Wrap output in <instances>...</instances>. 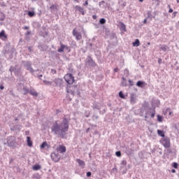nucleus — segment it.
I'll use <instances>...</instances> for the list:
<instances>
[{
    "label": "nucleus",
    "instance_id": "5",
    "mask_svg": "<svg viewBox=\"0 0 179 179\" xmlns=\"http://www.w3.org/2000/svg\"><path fill=\"white\" fill-rule=\"evenodd\" d=\"M56 150L59 153H65V152H66V147H65V145H59L57 148Z\"/></svg>",
    "mask_w": 179,
    "mask_h": 179
},
{
    "label": "nucleus",
    "instance_id": "40",
    "mask_svg": "<svg viewBox=\"0 0 179 179\" xmlns=\"http://www.w3.org/2000/svg\"><path fill=\"white\" fill-rule=\"evenodd\" d=\"M177 13H178L177 11L173 12V17H176L177 16Z\"/></svg>",
    "mask_w": 179,
    "mask_h": 179
},
{
    "label": "nucleus",
    "instance_id": "56",
    "mask_svg": "<svg viewBox=\"0 0 179 179\" xmlns=\"http://www.w3.org/2000/svg\"><path fill=\"white\" fill-rule=\"evenodd\" d=\"M148 45H150V43H148Z\"/></svg>",
    "mask_w": 179,
    "mask_h": 179
},
{
    "label": "nucleus",
    "instance_id": "34",
    "mask_svg": "<svg viewBox=\"0 0 179 179\" xmlns=\"http://www.w3.org/2000/svg\"><path fill=\"white\" fill-rule=\"evenodd\" d=\"M155 3H157V6L160 5V0H152Z\"/></svg>",
    "mask_w": 179,
    "mask_h": 179
},
{
    "label": "nucleus",
    "instance_id": "45",
    "mask_svg": "<svg viewBox=\"0 0 179 179\" xmlns=\"http://www.w3.org/2000/svg\"><path fill=\"white\" fill-rule=\"evenodd\" d=\"M169 13H173V8H169Z\"/></svg>",
    "mask_w": 179,
    "mask_h": 179
},
{
    "label": "nucleus",
    "instance_id": "23",
    "mask_svg": "<svg viewBox=\"0 0 179 179\" xmlns=\"http://www.w3.org/2000/svg\"><path fill=\"white\" fill-rule=\"evenodd\" d=\"M23 90H24V94L26 95V94H29V93H30V91H29V89H27V87H24L23 88Z\"/></svg>",
    "mask_w": 179,
    "mask_h": 179
},
{
    "label": "nucleus",
    "instance_id": "27",
    "mask_svg": "<svg viewBox=\"0 0 179 179\" xmlns=\"http://www.w3.org/2000/svg\"><path fill=\"white\" fill-rule=\"evenodd\" d=\"M119 96L120 97V99H125V95H124V94L122 93V91H120L119 92Z\"/></svg>",
    "mask_w": 179,
    "mask_h": 179
},
{
    "label": "nucleus",
    "instance_id": "53",
    "mask_svg": "<svg viewBox=\"0 0 179 179\" xmlns=\"http://www.w3.org/2000/svg\"><path fill=\"white\" fill-rule=\"evenodd\" d=\"M24 29H29V27H24Z\"/></svg>",
    "mask_w": 179,
    "mask_h": 179
},
{
    "label": "nucleus",
    "instance_id": "8",
    "mask_svg": "<svg viewBox=\"0 0 179 179\" xmlns=\"http://www.w3.org/2000/svg\"><path fill=\"white\" fill-rule=\"evenodd\" d=\"M75 8L76 10H78V12H80V14L85 15V10H83V8L80 7V6H76Z\"/></svg>",
    "mask_w": 179,
    "mask_h": 179
},
{
    "label": "nucleus",
    "instance_id": "43",
    "mask_svg": "<svg viewBox=\"0 0 179 179\" xmlns=\"http://www.w3.org/2000/svg\"><path fill=\"white\" fill-rule=\"evenodd\" d=\"M113 71L114 72H118L120 69L118 68H115Z\"/></svg>",
    "mask_w": 179,
    "mask_h": 179
},
{
    "label": "nucleus",
    "instance_id": "22",
    "mask_svg": "<svg viewBox=\"0 0 179 179\" xmlns=\"http://www.w3.org/2000/svg\"><path fill=\"white\" fill-rule=\"evenodd\" d=\"M27 71H30L31 72H34V70L31 68V64H28L27 66Z\"/></svg>",
    "mask_w": 179,
    "mask_h": 179
},
{
    "label": "nucleus",
    "instance_id": "49",
    "mask_svg": "<svg viewBox=\"0 0 179 179\" xmlns=\"http://www.w3.org/2000/svg\"><path fill=\"white\" fill-rule=\"evenodd\" d=\"M171 172L172 173H176V169H172Z\"/></svg>",
    "mask_w": 179,
    "mask_h": 179
},
{
    "label": "nucleus",
    "instance_id": "7",
    "mask_svg": "<svg viewBox=\"0 0 179 179\" xmlns=\"http://www.w3.org/2000/svg\"><path fill=\"white\" fill-rule=\"evenodd\" d=\"M0 38L3 41H6V40H8V35H6V33H5L4 30H2L0 32Z\"/></svg>",
    "mask_w": 179,
    "mask_h": 179
},
{
    "label": "nucleus",
    "instance_id": "32",
    "mask_svg": "<svg viewBox=\"0 0 179 179\" xmlns=\"http://www.w3.org/2000/svg\"><path fill=\"white\" fill-rule=\"evenodd\" d=\"M99 23H100L101 24H104V23H106V19L101 18V19L99 20Z\"/></svg>",
    "mask_w": 179,
    "mask_h": 179
},
{
    "label": "nucleus",
    "instance_id": "15",
    "mask_svg": "<svg viewBox=\"0 0 179 179\" xmlns=\"http://www.w3.org/2000/svg\"><path fill=\"white\" fill-rule=\"evenodd\" d=\"M141 45V42L139 41V39H136V41L133 43L134 47H139Z\"/></svg>",
    "mask_w": 179,
    "mask_h": 179
},
{
    "label": "nucleus",
    "instance_id": "3",
    "mask_svg": "<svg viewBox=\"0 0 179 179\" xmlns=\"http://www.w3.org/2000/svg\"><path fill=\"white\" fill-rule=\"evenodd\" d=\"M162 145H164V147L166 149H169V148H170V146H171V144L170 143V138H164L160 141Z\"/></svg>",
    "mask_w": 179,
    "mask_h": 179
},
{
    "label": "nucleus",
    "instance_id": "35",
    "mask_svg": "<svg viewBox=\"0 0 179 179\" xmlns=\"http://www.w3.org/2000/svg\"><path fill=\"white\" fill-rule=\"evenodd\" d=\"M59 82V79H55V86H58V83Z\"/></svg>",
    "mask_w": 179,
    "mask_h": 179
},
{
    "label": "nucleus",
    "instance_id": "4",
    "mask_svg": "<svg viewBox=\"0 0 179 179\" xmlns=\"http://www.w3.org/2000/svg\"><path fill=\"white\" fill-rule=\"evenodd\" d=\"M50 156H51L52 160L55 163H58V162H59V160L61 159V158L59 157V155H58V154L57 155L55 152H52Z\"/></svg>",
    "mask_w": 179,
    "mask_h": 179
},
{
    "label": "nucleus",
    "instance_id": "9",
    "mask_svg": "<svg viewBox=\"0 0 179 179\" xmlns=\"http://www.w3.org/2000/svg\"><path fill=\"white\" fill-rule=\"evenodd\" d=\"M146 83L143 82V81H138L136 83V86H138V87H145V86H146Z\"/></svg>",
    "mask_w": 179,
    "mask_h": 179
},
{
    "label": "nucleus",
    "instance_id": "12",
    "mask_svg": "<svg viewBox=\"0 0 179 179\" xmlns=\"http://www.w3.org/2000/svg\"><path fill=\"white\" fill-rule=\"evenodd\" d=\"M27 145L29 148H31V146H33V141H31V138H30L29 136L27 137Z\"/></svg>",
    "mask_w": 179,
    "mask_h": 179
},
{
    "label": "nucleus",
    "instance_id": "20",
    "mask_svg": "<svg viewBox=\"0 0 179 179\" xmlns=\"http://www.w3.org/2000/svg\"><path fill=\"white\" fill-rule=\"evenodd\" d=\"M121 86H123V87L127 86V79H125V78H122Z\"/></svg>",
    "mask_w": 179,
    "mask_h": 179
},
{
    "label": "nucleus",
    "instance_id": "14",
    "mask_svg": "<svg viewBox=\"0 0 179 179\" xmlns=\"http://www.w3.org/2000/svg\"><path fill=\"white\" fill-rule=\"evenodd\" d=\"M29 94H31V96H34L35 97H37L38 96V93L36 92V90L31 89L29 90Z\"/></svg>",
    "mask_w": 179,
    "mask_h": 179
},
{
    "label": "nucleus",
    "instance_id": "1",
    "mask_svg": "<svg viewBox=\"0 0 179 179\" xmlns=\"http://www.w3.org/2000/svg\"><path fill=\"white\" fill-rule=\"evenodd\" d=\"M69 129V122L68 121V119L65 117L63 119L62 123L60 125L58 124V121H55L52 127V131L55 132L56 135L64 134V132H68Z\"/></svg>",
    "mask_w": 179,
    "mask_h": 179
},
{
    "label": "nucleus",
    "instance_id": "47",
    "mask_svg": "<svg viewBox=\"0 0 179 179\" xmlns=\"http://www.w3.org/2000/svg\"><path fill=\"white\" fill-rule=\"evenodd\" d=\"M89 131H90V128H87V129H86L87 134V132H89Z\"/></svg>",
    "mask_w": 179,
    "mask_h": 179
},
{
    "label": "nucleus",
    "instance_id": "31",
    "mask_svg": "<svg viewBox=\"0 0 179 179\" xmlns=\"http://www.w3.org/2000/svg\"><path fill=\"white\" fill-rule=\"evenodd\" d=\"M160 50H162V51H167V46H166V45H164V46H162L161 48H160Z\"/></svg>",
    "mask_w": 179,
    "mask_h": 179
},
{
    "label": "nucleus",
    "instance_id": "41",
    "mask_svg": "<svg viewBox=\"0 0 179 179\" xmlns=\"http://www.w3.org/2000/svg\"><path fill=\"white\" fill-rule=\"evenodd\" d=\"M92 176V173L91 172H87V177H90Z\"/></svg>",
    "mask_w": 179,
    "mask_h": 179
},
{
    "label": "nucleus",
    "instance_id": "58",
    "mask_svg": "<svg viewBox=\"0 0 179 179\" xmlns=\"http://www.w3.org/2000/svg\"><path fill=\"white\" fill-rule=\"evenodd\" d=\"M87 117H89V115H86Z\"/></svg>",
    "mask_w": 179,
    "mask_h": 179
},
{
    "label": "nucleus",
    "instance_id": "44",
    "mask_svg": "<svg viewBox=\"0 0 179 179\" xmlns=\"http://www.w3.org/2000/svg\"><path fill=\"white\" fill-rule=\"evenodd\" d=\"M0 89L1 90H3V89H5V87H3V85H0Z\"/></svg>",
    "mask_w": 179,
    "mask_h": 179
},
{
    "label": "nucleus",
    "instance_id": "39",
    "mask_svg": "<svg viewBox=\"0 0 179 179\" xmlns=\"http://www.w3.org/2000/svg\"><path fill=\"white\" fill-rule=\"evenodd\" d=\"M87 5H89V1L87 0V1L85 2V3H83V6H87Z\"/></svg>",
    "mask_w": 179,
    "mask_h": 179
},
{
    "label": "nucleus",
    "instance_id": "17",
    "mask_svg": "<svg viewBox=\"0 0 179 179\" xmlns=\"http://www.w3.org/2000/svg\"><path fill=\"white\" fill-rule=\"evenodd\" d=\"M32 169L34 171H37L38 170H40L41 169V166L36 164L32 167Z\"/></svg>",
    "mask_w": 179,
    "mask_h": 179
},
{
    "label": "nucleus",
    "instance_id": "37",
    "mask_svg": "<svg viewBox=\"0 0 179 179\" xmlns=\"http://www.w3.org/2000/svg\"><path fill=\"white\" fill-rule=\"evenodd\" d=\"M122 166H127V160L122 161Z\"/></svg>",
    "mask_w": 179,
    "mask_h": 179
},
{
    "label": "nucleus",
    "instance_id": "11",
    "mask_svg": "<svg viewBox=\"0 0 179 179\" xmlns=\"http://www.w3.org/2000/svg\"><path fill=\"white\" fill-rule=\"evenodd\" d=\"M77 163L79 164V166H80L81 167H83V169L85 168V163L83 162V160H81L80 159H76Z\"/></svg>",
    "mask_w": 179,
    "mask_h": 179
},
{
    "label": "nucleus",
    "instance_id": "6",
    "mask_svg": "<svg viewBox=\"0 0 179 179\" xmlns=\"http://www.w3.org/2000/svg\"><path fill=\"white\" fill-rule=\"evenodd\" d=\"M73 36H74L78 41L82 40V34L78 32V31H76L75 29L73 30Z\"/></svg>",
    "mask_w": 179,
    "mask_h": 179
},
{
    "label": "nucleus",
    "instance_id": "52",
    "mask_svg": "<svg viewBox=\"0 0 179 179\" xmlns=\"http://www.w3.org/2000/svg\"><path fill=\"white\" fill-rule=\"evenodd\" d=\"M143 0H139V2H143Z\"/></svg>",
    "mask_w": 179,
    "mask_h": 179
},
{
    "label": "nucleus",
    "instance_id": "38",
    "mask_svg": "<svg viewBox=\"0 0 179 179\" xmlns=\"http://www.w3.org/2000/svg\"><path fill=\"white\" fill-rule=\"evenodd\" d=\"M51 72H52V73L53 75H55V73H57V70H55V69H52V70H51Z\"/></svg>",
    "mask_w": 179,
    "mask_h": 179
},
{
    "label": "nucleus",
    "instance_id": "55",
    "mask_svg": "<svg viewBox=\"0 0 179 179\" xmlns=\"http://www.w3.org/2000/svg\"><path fill=\"white\" fill-rule=\"evenodd\" d=\"M177 3H179V0H177Z\"/></svg>",
    "mask_w": 179,
    "mask_h": 179
},
{
    "label": "nucleus",
    "instance_id": "30",
    "mask_svg": "<svg viewBox=\"0 0 179 179\" xmlns=\"http://www.w3.org/2000/svg\"><path fill=\"white\" fill-rule=\"evenodd\" d=\"M172 167H173V169H178V164L176 162H173L172 164Z\"/></svg>",
    "mask_w": 179,
    "mask_h": 179
},
{
    "label": "nucleus",
    "instance_id": "36",
    "mask_svg": "<svg viewBox=\"0 0 179 179\" xmlns=\"http://www.w3.org/2000/svg\"><path fill=\"white\" fill-rule=\"evenodd\" d=\"M129 86H134V81L129 80Z\"/></svg>",
    "mask_w": 179,
    "mask_h": 179
},
{
    "label": "nucleus",
    "instance_id": "59",
    "mask_svg": "<svg viewBox=\"0 0 179 179\" xmlns=\"http://www.w3.org/2000/svg\"><path fill=\"white\" fill-rule=\"evenodd\" d=\"M0 45H1V43H0Z\"/></svg>",
    "mask_w": 179,
    "mask_h": 179
},
{
    "label": "nucleus",
    "instance_id": "13",
    "mask_svg": "<svg viewBox=\"0 0 179 179\" xmlns=\"http://www.w3.org/2000/svg\"><path fill=\"white\" fill-rule=\"evenodd\" d=\"M151 111L148 112V114H151V118H155V116L156 115V110L150 108Z\"/></svg>",
    "mask_w": 179,
    "mask_h": 179
},
{
    "label": "nucleus",
    "instance_id": "50",
    "mask_svg": "<svg viewBox=\"0 0 179 179\" xmlns=\"http://www.w3.org/2000/svg\"><path fill=\"white\" fill-rule=\"evenodd\" d=\"M168 8H169V9H171V6L170 5H168Z\"/></svg>",
    "mask_w": 179,
    "mask_h": 179
},
{
    "label": "nucleus",
    "instance_id": "10",
    "mask_svg": "<svg viewBox=\"0 0 179 179\" xmlns=\"http://www.w3.org/2000/svg\"><path fill=\"white\" fill-rule=\"evenodd\" d=\"M60 48L57 50L58 52H64V50L65 48H68V47L62 43H60Z\"/></svg>",
    "mask_w": 179,
    "mask_h": 179
},
{
    "label": "nucleus",
    "instance_id": "48",
    "mask_svg": "<svg viewBox=\"0 0 179 179\" xmlns=\"http://www.w3.org/2000/svg\"><path fill=\"white\" fill-rule=\"evenodd\" d=\"M93 19H97V17L96 15L92 16Z\"/></svg>",
    "mask_w": 179,
    "mask_h": 179
},
{
    "label": "nucleus",
    "instance_id": "21",
    "mask_svg": "<svg viewBox=\"0 0 179 179\" xmlns=\"http://www.w3.org/2000/svg\"><path fill=\"white\" fill-rule=\"evenodd\" d=\"M157 118L158 122H163V117L162 116H161L160 115H157Z\"/></svg>",
    "mask_w": 179,
    "mask_h": 179
},
{
    "label": "nucleus",
    "instance_id": "54",
    "mask_svg": "<svg viewBox=\"0 0 179 179\" xmlns=\"http://www.w3.org/2000/svg\"><path fill=\"white\" fill-rule=\"evenodd\" d=\"M74 1H76L77 2H79V0H74Z\"/></svg>",
    "mask_w": 179,
    "mask_h": 179
},
{
    "label": "nucleus",
    "instance_id": "16",
    "mask_svg": "<svg viewBox=\"0 0 179 179\" xmlns=\"http://www.w3.org/2000/svg\"><path fill=\"white\" fill-rule=\"evenodd\" d=\"M120 30H122L123 31H127V26L124 25L123 22L120 23Z\"/></svg>",
    "mask_w": 179,
    "mask_h": 179
},
{
    "label": "nucleus",
    "instance_id": "46",
    "mask_svg": "<svg viewBox=\"0 0 179 179\" xmlns=\"http://www.w3.org/2000/svg\"><path fill=\"white\" fill-rule=\"evenodd\" d=\"M143 23H144V24H146V23H148V20L145 19L144 21H143Z\"/></svg>",
    "mask_w": 179,
    "mask_h": 179
},
{
    "label": "nucleus",
    "instance_id": "19",
    "mask_svg": "<svg viewBox=\"0 0 179 179\" xmlns=\"http://www.w3.org/2000/svg\"><path fill=\"white\" fill-rule=\"evenodd\" d=\"M157 134L159 135V136H162V138H164L165 135H164V131H163L162 130H157Z\"/></svg>",
    "mask_w": 179,
    "mask_h": 179
},
{
    "label": "nucleus",
    "instance_id": "2",
    "mask_svg": "<svg viewBox=\"0 0 179 179\" xmlns=\"http://www.w3.org/2000/svg\"><path fill=\"white\" fill-rule=\"evenodd\" d=\"M64 80L69 85H73V82H75V77L71 73H67L64 76Z\"/></svg>",
    "mask_w": 179,
    "mask_h": 179
},
{
    "label": "nucleus",
    "instance_id": "42",
    "mask_svg": "<svg viewBox=\"0 0 179 179\" xmlns=\"http://www.w3.org/2000/svg\"><path fill=\"white\" fill-rule=\"evenodd\" d=\"M162 59L161 58H159L158 59V64H162Z\"/></svg>",
    "mask_w": 179,
    "mask_h": 179
},
{
    "label": "nucleus",
    "instance_id": "28",
    "mask_svg": "<svg viewBox=\"0 0 179 179\" xmlns=\"http://www.w3.org/2000/svg\"><path fill=\"white\" fill-rule=\"evenodd\" d=\"M44 83H45V85H47L48 86L52 85V82H51V81H46V80H45Z\"/></svg>",
    "mask_w": 179,
    "mask_h": 179
},
{
    "label": "nucleus",
    "instance_id": "29",
    "mask_svg": "<svg viewBox=\"0 0 179 179\" xmlns=\"http://www.w3.org/2000/svg\"><path fill=\"white\" fill-rule=\"evenodd\" d=\"M45 146H48L47 142H43L42 145H41V149H44Z\"/></svg>",
    "mask_w": 179,
    "mask_h": 179
},
{
    "label": "nucleus",
    "instance_id": "57",
    "mask_svg": "<svg viewBox=\"0 0 179 179\" xmlns=\"http://www.w3.org/2000/svg\"><path fill=\"white\" fill-rule=\"evenodd\" d=\"M17 120H18V119H17V118H16V119H15V121H17Z\"/></svg>",
    "mask_w": 179,
    "mask_h": 179
},
{
    "label": "nucleus",
    "instance_id": "25",
    "mask_svg": "<svg viewBox=\"0 0 179 179\" xmlns=\"http://www.w3.org/2000/svg\"><path fill=\"white\" fill-rule=\"evenodd\" d=\"M169 113V115H173V112L170 110V108H166L165 111V114H167Z\"/></svg>",
    "mask_w": 179,
    "mask_h": 179
},
{
    "label": "nucleus",
    "instance_id": "24",
    "mask_svg": "<svg viewBox=\"0 0 179 179\" xmlns=\"http://www.w3.org/2000/svg\"><path fill=\"white\" fill-rule=\"evenodd\" d=\"M35 13L34 11H29L28 12V16H29V17H33V16H34Z\"/></svg>",
    "mask_w": 179,
    "mask_h": 179
},
{
    "label": "nucleus",
    "instance_id": "18",
    "mask_svg": "<svg viewBox=\"0 0 179 179\" xmlns=\"http://www.w3.org/2000/svg\"><path fill=\"white\" fill-rule=\"evenodd\" d=\"M130 102L131 104H135L136 103V98L134 95L131 96Z\"/></svg>",
    "mask_w": 179,
    "mask_h": 179
},
{
    "label": "nucleus",
    "instance_id": "51",
    "mask_svg": "<svg viewBox=\"0 0 179 179\" xmlns=\"http://www.w3.org/2000/svg\"><path fill=\"white\" fill-rule=\"evenodd\" d=\"M26 134H27V135H29V131H26Z\"/></svg>",
    "mask_w": 179,
    "mask_h": 179
},
{
    "label": "nucleus",
    "instance_id": "26",
    "mask_svg": "<svg viewBox=\"0 0 179 179\" xmlns=\"http://www.w3.org/2000/svg\"><path fill=\"white\" fill-rule=\"evenodd\" d=\"M50 9H51L52 10H55L56 9H58V6H57V5H52V6H50Z\"/></svg>",
    "mask_w": 179,
    "mask_h": 179
},
{
    "label": "nucleus",
    "instance_id": "33",
    "mask_svg": "<svg viewBox=\"0 0 179 179\" xmlns=\"http://www.w3.org/2000/svg\"><path fill=\"white\" fill-rule=\"evenodd\" d=\"M115 155L117 157H121V152L120 151H117L115 152Z\"/></svg>",
    "mask_w": 179,
    "mask_h": 179
}]
</instances>
